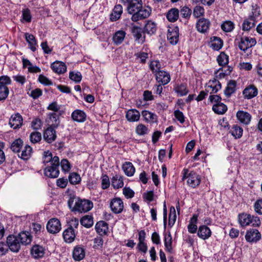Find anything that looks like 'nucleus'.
Segmentation results:
<instances>
[{
	"label": "nucleus",
	"instance_id": "f257e3e1",
	"mask_svg": "<svg viewBox=\"0 0 262 262\" xmlns=\"http://www.w3.org/2000/svg\"><path fill=\"white\" fill-rule=\"evenodd\" d=\"M50 164L51 165L48 166L45 169V174L50 178H56L59 174V158L57 156H54L53 161Z\"/></svg>",
	"mask_w": 262,
	"mask_h": 262
},
{
	"label": "nucleus",
	"instance_id": "f03ea898",
	"mask_svg": "<svg viewBox=\"0 0 262 262\" xmlns=\"http://www.w3.org/2000/svg\"><path fill=\"white\" fill-rule=\"evenodd\" d=\"M187 169H184L182 172L183 177L182 180L184 181L186 179L187 180V184L189 186L192 188H195L199 186L201 182V179L199 176L195 172L191 171L188 172Z\"/></svg>",
	"mask_w": 262,
	"mask_h": 262
},
{
	"label": "nucleus",
	"instance_id": "7ed1b4c3",
	"mask_svg": "<svg viewBox=\"0 0 262 262\" xmlns=\"http://www.w3.org/2000/svg\"><path fill=\"white\" fill-rule=\"evenodd\" d=\"M256 43V41L255 38L243 37L241 38L240 41L238 43V47L248 56L252 53V50L250 48L255 46Z\"/></svg>",
	"mask_w": 262,
	"mask_h": 262
},
{
	"label": "nucleus",
	"instance_id": "20e7f679",
	"mask_svg": "<svg viewBox=\"0 0 262 262\" xmlns=\"http://www.w3.org/2000/svg\"><path fill=\"white\" fill-rule=\"evenodd\" d=\"M151 11V10L149 7H143L142 6L141 8H139L132 15L131 19L132 21L136 22L138 20L145 19L149 16Z\"/></svg>",
	"mask_w": 262,
	"mask_h": 262
},
{
	"label": "nucleus",
	"instance_id": "39448f33",
	"mask_svg": "<svg viewBox=\"0 0 262 262\" xmlns=\"http://www.w3.org/2000/svg\"><path fill=\"white\" fill-rule=\"evenodd\" d=\"M252 7V15L249 16L248 18L245 19L242 24V29L244 31H248L251 28L254 27L256 21L255 18L256 17L258 16L260 14L259 11H257L256 9L254 11V7Z\"/></svg>",
	"mask_w": 262,
	"mask_h": 262
},
{
	"label": "nucleus",
	"instance_id": "423d86ee",
	"mask_svg": "<svg viewBox=\"0 0 262 262\" xmlns=\"http://www.w3.org/2000/svg\"><path fill=\"white\" fill-rule=\"evenodd\" d=\"M77 201L74 211L86 212L90 210L93 207V203L89 200L79 199Z\"/></svg>",
	"mask_w": 262,
	"mask_h": 262
},
{
	"label": "nucleus",
	"instance_id": "0eeeda50",
	"mask_svg": "<svg viewBox=\"0 0 262 262\" xmlns=\"http://www.w3.org/2000/svg\"><path fill=\"white\" fill-rule=\"evenodd\" d=\"M7 244L9 249L13 252H18L20 249L21 244L17 236H8L7 238Z\"/></svg>",
	"mask_w": 262,
	"mask_h": 262
},
{
	"label": "nucleus",
	"instance_id": "6e6552de",
	"mask_svg": "<svg viewBox=\"0 0 262 262\" xmlns=\"http://www.w3.org/2000/svg\"><path fill=\"white\" fill-rule=\"evenodd\" d=\"M48 231L52 234H55L61 230V224L59 220L53 218L49 221L47 225Z\"/></svg>",
	"mask_w": 262,
	"mask_h": 262
},
{
	"label": "nucleus",
	"instance_id": "1a4fd4ad",
	"mask_svg": "<svg viewBox=\"0 0 262 262\" xmlns=\"http://www.w3.org/2000/svg\"><path fill=\"white\" fill-rule=\"evenodd\" d=\"M110 206L112 211L115 213H121L124 207L123 201L119 198L112 199L110 202Z\"/></svg>",
	"mask_w": 262,
	"mask_h": 262
},
{
	"label": "nucleus",
	"instance_id": "9d476101",
	"mask_svg": "<svg viewBox=\"0 0 262 262\" xmlns=\"http://www.w3.org/2000/svg\"><path fill=\"white\" fill-rule=\"evenodd\" d=\"M245 238L248 242L255 243L260 239L261 234L257 229H250L247 231Z\"/></svg>",
	"mask_w": 262,
	"mask_h": 262
},
{
	"label": "nucleus",
	"instance_id": "9b49d317",
	"mask_svg": "<svg viewBox=\"0 0 262 262\" xmlns=\"http://www.w3.org/2000/svg\"><path fill=\"white\" fill-rule=\"evenodd\" d=\"M206 91L210 94L216 93L221 89V84L220 81L215 79L210 80L206 85Z\"/></svg>",
	"mask_w": 262,
	"mask_h": 262
},
{
	"label": "nucleus",
	"instance_id": "f8f14e48",
	"mask_svg": "<svg viewBox=\"0 0 262 262\" xmlns=\"http://www.w3.org/2000/svg\"><path fill=\"white\" fill-rule=\"evenodd\" d=\"M179 28L177 27L168 30L167 38L171 45H176L178 42L179 37Z\"/></svg>",
	"mask_w": 262,
	"mask_h": 262
},
{
	"label": "nucleus",
	"instance_id": "ddd939ff",
	"mask_svg": "<svg viewBox=\"0 0 262 262\" xmlns=\"http://www.w3.org/2000/svg\"><path fill=\"white\" fill-rule=\"evenodd\" d=\"M258 90L254 85L247 86L243 91V95L245 99H250L257 96Z\"/></svg>",
	"mask_w": 262,
	"mask_h": 262
},
{
	"label": "nucleus",
	"instance_id": "4468645a",
	"mask_svg": "<svg viewBox=\"0 0 262 262\" xmlns=\"http://www.w3.org/2000/svg\"><path fill=\"white\" fill-rule=\"evenodd\" d=\"M236 116L238 120L242 124L247 125L251 120V115L248 112L244 111H238Z\"/></svg>",
	"mask_w": 262,
	"mask_h": 262
},
{
	"label": "nucleus",
	"instance_id": "2eb2a0df",
	"mask_svg": "<svg viewBox=\"0 0 262 262\" xmlns=\"http://www.w3.org/2000/svg\"><path fill=\"white\" fill-rule=\"evenodd\" d=\"M55 128L52 126H49L45 130L43 137L47 142L51 143L55 140L56 135Z\"/></svg>",
	"mask_w": 262,
	"mask_h": 262
},
{
	"label": "nucleus",
	"instance_id": "dca6fc26",
	"mask_svg": "<svg viewBox=\"0 0 262 262\" xmlns=\"http://www.w3.org/2000/svg\"><path fill=\"white\" fill-rule=\"evenodd\" d=\"M210 23L208 19L202 18L198 20L196 24L197 30L201 33H205L208 30Z\"/></svg>",
	"mask_w": 262,
	"mask_h": 262
},
{
	"label": "nucleus",
	"instance_id": "f3484780",
	"mask_svg": "<svg viewBox=\"0 0 262 262\" xmlns=\"http://www.w3.org/2000/svg\"><path fill=\"white\" fill-rule=\"evenodd\" d=\"M23 120L21 116L17 113L11 117L9 120V124L14 129L19 128L22 125Z\"/></svg>",
	"mask_w": 262,
	"mask_h": 262
},
{
	"label": "nucleus",
	"instance_id": "a211bd4d",
	"mask_svg": "<svg viewBox=\"0 0 262 262\" xmlns=\"http://www.w3.org/2000/svg\"><path fill=\"white\" fill-rule=\"evenodd\" d=\"M143 6L142 0H132L127 5V10L129 14H133Z\"/></svg>",
	"mask_w": 262,
	"mask_h": 262
},
{
	"label": "nucleus",
	"instance_id": "6ab92c4d",
	"mask_svg": "<svg viewBox=\"0 0 262 262\" xmlns=\"http://www.w3.org/2000/svg\"><path fill=\"white\" fill-rule=\"evenodd\" d=\"M47 122L50 124V126L54 128H57L60 123L59 115L57 113H50L48 115Z\"/></svg>",
	"mask_w": 262,
	"mask_h": 262
},
{
	"label": "nucleus",
	"instance_id": "aec40b11",
	"mask_svg": "<svg viewBox=\"0 0 262 262\" xmlns=\"http://www.w3.org/2000/svg\"><path fill=\"white\" fill-rule=\"evenodd\" d=\"M51 68L53 71L58 74L65 73L67 71V66L66 64L61 61H56L52 63Z\"/></svg>",
	"mask_w": 262,
	"mask_h": 262
},
{
	"label": "nucleus",
	"instance_id": "412c9836",
	"mask_svg": "<svg viewBox=\"0 0 262 262\" xmlns=\"http://www.w3.org/2000/svg\"><path fill=\"white\" fill-rule=\"evenodd\" d=\"M156 75L157 81L163 85L167 84L170 80L169 74L164 71H159Z\"/></svg>",
	"mask_w": 262,
	"mask_h": 262
},
{
	"label": "nucleus",
	"instance_id": "4be33fe9",
	"mask_svg": "<svg viewBox=\"0 0 262 262\" xmlns=\"http://www.w3.org/2000/svg\"><path fill=\"white\" fill-rule=\"evenodd\" d=\"M85 250L81 246H76L73 251V257L77 261H80L85 257Z\"/></svg>",
	"mask_w": 262,
	"mask_h": 262
},
{
	"label": "nucleus",
	"instance_id": "5701e85b",
	"mask_svg": "<svg viewBox=\"0 0 262 262\" xmlns=\"http://www.w3.org/2000/svg\"><path fill=\"white\" fill-rule=\"evenodd\" d=\"M17 236L21 245H28L32 241V236L29 232H20Z\"/></svg>",
	"mask_w": 262,
	"mask_h": 262
},
{
	"label": "nucleus",
	"instance_id": "b1692460",
	"mask_svg": "<svg viewBox=\"0 0 262 262\" xmlns=\"http://www.w3.org/2000/svg\"><path fill=\"white\" fill-rule=\"evenodd\" d=\"M198 235L202 239H206L210 237L211 231L209 227L205 225H202L199 228Z\"/></svg>",
	"mask_w": 262,
	"mask_h": 262
},
{
	"label": "nucleus",
	"instance_id": "393cba45",
	"mask_svg": "<svg viewBox=\"0 0 262 262\" xmlns=\"http://www.w3.org/2000/svg\"><path fill=\"white\" fill-rule=\"evenodd\" d=\"M75 233L74 229L68 228L63 232V237L66 242L71 243L74 241L75 238Z\"/></svg>",
	"mask_w": 262,
	"mask_h": 262
},
{
	"label": "nucleus",
	"instance_id": "a878e982",
	"mask_svg": "<svg viewBox=\"0 0 262 262\" xmlns=\"http://www.w3.org/2000/svg\"><path fill=\"white\" fill-rule=\"evenodd\" d=\"M95 229L100 235H106L108 231L107 224L104 221H100L96 224Z\"/></svg>",
	"mask_w": 262,
	"mask_h": 262
},
{
	"label": "nucleus",
	"instance_id": "bb28decb",
	"mask_svg": "<svg viewBox=\"0 0 262 262\" xmlns=\"http://www.w3.org/2000/svg\"><path fill=\"white\" fill-rule=\"evenodd\" d=\"M140 117L139 112L135 109L128 110L126 114L127 120L130 122L137 121L139 120Z\"/></svg>",
	"mask_w": 262,
	"mask_h": 262
},
{
	"label": "nucleus",
	"instance_id": "cd10ccee",
	"mask_svg": "<svg viewBox=\"0 0 262 262\" xmlns=\"http://www.w3.org/2000/svg\"><path fill=\"white\" fill-rule=\"evenodd\" d=\"M252 219V217L249 214L242 213L238 215V222L242 227L249 225Z\"/></svg>",
	"mask_w": 262,
	"mask_h": 262
},
{
	"label": "nucleus",
	"instance_id": "c85d7f7f",
	"mask_svg": "<svg viewBox=\"0 0 262 262\" xmlns=\"http://www.w3.org/2000/svg\"><path fill=\"white\" fill-rule=\"evenodd\" d=\"M126 35L124 31L119 30L115 32L113 36V40L114 43L116 45H120L124 40Z\"/></svg>",
	"mask_w": 262,
	"mask_h": 262
},
{
	"label": "nucleus",
	"instance_id": "c756f323",
	"mask_svg": "<svg viewBox=\"0 0 262 262\" xmlns=\"http://www.w3.org/2000/svg\"><path fill=\"white\" fill-rule=\"evenodd\" d=\"M71 117L73 120L82 122L85 120L86 115L84 112L79 110H76L72 113Z\"/></svg>",
	"mask_w": 262,
	"mask_h": 262
},
{
	"label": "nucleus",
	"instance_id": "7c9ffc66",
	"mask_svg": "<svg viewBox=\"0 0 262 262\" xmlns=\"http://www.w3.org/2000/svg\"><path fill=\"white\" fill-rule=\"evenodd\" d=\"M123 12L122 7L120 5H116L111 15L110 19L112 21H116L119 19Z\"/></svg>",
	"mask_w": 262,
	"mask_h": 262
},
{
	"label": "nucleus",
	"instance_id": "2f4dec72",
	"mask_svg": "<svg viewBox=\"0 0 262 262\" xmlns=\"http://www.w3.org/2000/svg\"><path fill=\"white\" fill-rule=\"evenodd\" d=\"M45 254L44 249L39 245L33 246L31 249V254L35 258H39L43 256Z\"/></svg>",
	"mask_w": 262,
	"mask_h": 262
},
{
	"label": "nucleus",
	"instance_id": "473e14b6",
	"mask_svg": "<svg viewBox=\"0 0 262 262\" xmlns=\"http://www.w3.org/2000/svg\"><path fill=\"white\" fill-rule=\"evenodd\" d=\"M122 169L125 174L128 177L133 176L135 172V168L130 162H125L123 164Z\"/></svg>",
	"mask_w": 262,
	"mask_h": 262
},
{
	"label": "nucleus",
	"instance_id": "72a5a7b5",
	"mask_svg": "<svg viewBox=\"0 0 262 262\" xmlns=\"http://www.w3.org/2000/svg\"><path fill=\"white\" fill-rule=\"evenodd\" d=\"M236 82L234 80H230L227 84L225 90V94L227 97H230L236 90Z\"/></svg>",
	"mask_w": 262,
	"mask_h": 262
},
{
	"label": "nucleus",
	"instance_id": "f704fd0d",
	"mask_svg": "<svg viewBox=\"0 0 262 262\" xmlns=\"http://www.w3.org/2000/svg\"><path fill=\"white\" fill-rule=\"evenodd\" d=\"M123 177L116 175L112 179V185L115 189L121 188L123 186Z\"/></svg>",
	"mask_w": 262,
	"mask_h": 262
},
{
	"label": "nucleus",
	"instance_id": "c9c22d12",
	"mask_svg": "<svg viewBox=\"0 0 262 262\" xmlns=\"http://www.w3.org/2000/svg\"><path fill=\"white\" fill-rule=\"evenodd\" d=\"M26 41L30 46V49L34 52L36 50V41L35 37L31 34L26 33L25 34Z\"/></svg>",
	"mask_w": 262,
	"mask_h": 262
},
{
	"label": "nucleus",
	"instance_id": "e433bc0d",
	"mask_svg": "<svg viewBox=\"0 0 262 262\" xmlns=\"http://www.w3.org/2000/svg\"><path fill=\"white\" fill-rule=\"evenodd\" d=\"M32 152V147L28 145H26L23 149L20 155H18V157L23 160H28L31 156Z\"/></svg>",
	"mask_w": 262,
	"mask_h": 262
},
{
	"label": "nucleus",
	"instance_id": "4c0bfd02",
	"mask_svg": "<svg viewBox=\"0 0 262 262\" xmlns=\"http://www.w3.org/2000/svg\"><path fill=\"white\" fill-rule=\"evenodd\" d=\"M179 11L178 9L172 8L167 13L166 17L167 19L171 22H174L179 17Z\"/></svg>",
	"mask_w": 262,
	"mask_h": 262
},
{
	"label": "nucleus",
	"instance_id": "58836bf2",
	"mask_svg": "<svg viewBox=\"0 0 262 262\" xmlns=\"http://www.w3.org/2000/svg\"><path fill=\"white\" fill-rule=\"evenodd\" d=\"M23 141L20 139L15 140L11 144V149L14 152H19L23 148Z\"/></svg>",
	"mask_w": 262,
	"mask_h": 262
},
{
	"label": "nucleus",
	"instance_id": "ea45409f",
	"mask_svg": "<svg viewBox=\"0 0 262 262\" xmlns=\"http://www.w3.org/2000/svg\"><path fill=\"white\" fill-rule=\"evenodd\" d=\"M213 111L217 114H223L227 110V107L223 103H217L212 106Z\"/></svg>",
	"mask_w": 262,
	"mask_h": 262
},
{
	"label": "nucleus",
	"instance_id": "a19ab883",
	"mask_svg": "<svg viewBox=\"0 0 262 262\" xmlns=\"http://www.w3.org/2000/svg\"><path fill=\"white\" fill-rule=\"evenodd\" d=\"M243 128L237 124L233 125L230 133L236 139L240 138L243 135Z\"/></svg>",
	"mask_w": 262,
	"mask_h": 262
},
{
	"label": "nucleus",
	"instance_id": "79ce46f5",
	"mask_svg": "<svg viewBox=\"0 0 262 262\" xmlns=\"http://www.w3.org/2000/svg\"><path fill=\"white\" fill-rule=\"evenodd\" d=\"M81 224L86 228L92 227L94 224L93 218L90 215H85L81 218Z\"/></svg>",
	"mask_w": 262,
	"mask_h": 262
},
{
	"label": "nucleus",
	"instance_id": "37998d69",
	"mask_svg": "<svg viewBox=\"0 0 262 262\" xmlns=\"http://www.w3.org/2000/svg\"><path fill=\"white\" fill-rule=\"evenodd\" d=\"M142 115L147 121L154 122L157 120V116L155 114L148 111L145 110L142 111Z\"/></svg>",
	"mask_w": 262,
	"mask_h": 262
},
{
	"label": "nucleus",
	"instance_id": "c03bdc74",
	"mask_svg": "<svg viewBox=\"0 0 262 262\" xmlns=\"http://www.w3.org/2000/svg\"><path fill=\"white\" fill-rule=\"evenodd\" d=\"M144 29L148 34H154L156 31V25L154 22L148 21L145 26Z\"/></svg>",
	"mask_w": 262,
	"mask_h": 262
},
{
	"label": "nucleus",
	"instance_id": "a18cd8bd",
	"mask_svg": "<svg viewBox=\"0 0 262 262\" xmlns=\"http://www.w3.org/2000/svg\"><path fill=\"white\" fill-rule=\"evenodd\" d=\"M79 198L73 194H70L69 199L68 202V206L72 211H74L76 207V202H77Z\"/></svg>",
	"mask_w": 262,
	"mask_h": 262
},
{
	"label": "nucleus",
	"instance_id": "49530a36",
	"mask_svg": "<svg viewBox=\"0 0 262 262\" xmlns=\"http://www.w3.org/2000/svg\"><path fill=\"white\" fill-rule=\"evenodd\" d=\"M217 60L220 66H225L228 63V56L222 52L218 56Z\"/></svg>",
	"mask_w": 262,
	"mask_h": 262
},
{
	"label": "nucleus",
	"instance_id": "de8ad7c7",
	"mask_svg": "<svg viewBox=\"0 0 262 262\" xmlns=\"http://www.w3.org/2000/svg\"><path fill=\"white\" fill-rule=\"evenodd\" d=\"M9 90L7 86L0 85V101L5 100L8 97Z\"/></svg>",
	"mask_w": 262,
	"mask_h": 262
},
{
	"label": "nucleus",
	"instance_id": "09e8293b",
	"mask_svg": "<svg viewBox=\"0 0 262 262\" xmlns=\"http://www.w3.org/2000/svg\"><path fill=\"white\" fill-rule=\"evenodd\" d=\"M177 215L175 209L173 207H171L170 209V213L169 214V222L168 225L169 226L172 227L176 221Z\"/></svg>",
	"mask_w": 262,
	"mask_h": 262
},
{
	"label": "nucleus",
	"instance_id": "8fccbe9b",
	"mask_svg": "<svg viewBox=\"0 0 262 262\" xmlns=\"http://www.w3.org/2000/svg\"><path fill=\"white\" fill-rule=\"evenodd\" d=\"M69 180L71 184H76L81 181V178L77 173L72 172L69 176Z\"/></svg>",
	"mask_w": 262,
	"mask_h": 262
},
{
	"label": "nucleus",
	"instance_id": "3c124183",
	"mask_svg": "<svg viewBox=\"0 0 262 262\" xmlns=\"http://www.w3.org/2000/svg\"><path fill=\"white\" fill-rule=\"evenodd\" d=\"M175 91L181 96L186 95L188 93L186 85L183 84L177 85L175 88Z\"/></svg>",
	"mask_w": 262,
	"mask_h": 262
},
{
	"label": "nucleus",
	"instance_id": "603ef678",
	"mask_svg": "<svg viewBox=\"0 0 262 262\" xmlns=\"http://www.w3.org/2000/svg\"><path fill=\"white\" fill-rule=\"evenodd\" d=\"M132 32L133 36L136 38V40L140 42V39L142 36L141 29L137 26H134L132 28Z\"/></svg>",
	"mask_w": 262,
	"mask_h": 262
},
{
	"label": "nucleus",
	"instance_id": "864d4df0",
	"mask_svg": "<svg viewBox=\"0 0 262 262\" xmlns=\"http://www.w3.org/2000/svg\"><path fill=\"white\" fill-rule=\"evenodd\" d=\"M172 244V236L169 233L168 235H166L164 238V245L166 248V249L168 252H171L172 249L171 247Z\"/></svg>",
	"mask_w": 262,
	"mask_h": 262
},
{
	"label": "nucleus",
	"instance_id": "5fc2aeb1",
	"mask_svg": "<svg viewBox=\"0 0 262 262\" xmlns=\"http://www.w3.org/2000/svg\"><path fill=\"white\" fill-rule=\"evenodd\" d=\"M205 11L203 7L200 6H195L193 11V15L196 18H199L204 15Z\"/></svg>",
	"mask_w": 262,
	"mask_h": 262
},
{
	"label": "nucleus",
	"instance_id": "6e6d98bb",
	"mask_svg": "<svg viewBox=\"0 0 262 262\" xmlns=\"http://www.w3.org/2000/svg\"><path fill=\"white\" fill-rule=\"evenodd\" d=\"M222 29L225 32H231L234 28V24L231 21H226L221 26Z\"/></svg>",
	"mask_w": 262,
	"mask_h": 262
},
{
	"label": "nucleus",
	"instance_id": "4d7b16f0",
	"mask_svg": "<svg viewBox=\"0 0 262 262\" xmlns=\"http://www.w3.org/2000/svg\"><path fill=\"white\" fill-rule=\"evenodd\" d=\"M30 139L32 143H36L39 142L41 139V135L39 132H33L30 134Z\"/></svg>",
	"mask_w": 262,
	"mask_h": 262
},
{
	"label": "nucleus",
	"instance_id": "13d9d810",
	"mask_svg": "<svg viewBox=\"0 0 262 262\" xmlns=\"http://www.w3.org/2000/svg\"><path fill=\"white\" fill-rule=\"evenodd\" d=\"M69 78L75 82H79L82 79V75L79 72H71L69 74Z\"/></svg>",
	"mask_w": 262,
	"mask_h": 262
},
{
	"label": "nucleus",
	"instance_id": "bf43d9fd",
	"mask_svg": "<svg viewBox=\"0 0 262 262\" xmlns=\"http://www.w3.org/2000/svg\"><path fill=\"white\" fill-rule=\"evenodd\" d=\"M136 131L138 135L143 136L147 133L148 128L144 125L140 124L137 126Z\"/></svg>",
	"mask_w": 262,
	"mask_h": 262
},
{
	"label": "nucleus",
	"instance_id": "052dcab7",
	"mask_svg": "<svg viewBox=\"0 0 262 262\" xmlns=\"http://www.w3.org/2000/svg\"><path fill=\"white\" fill-rule=\"evenodd\" d=\"M180 14L184 18H189L191 14V10L188 7L184 6L181 9Z\"/></svg>",
	"mask_w": 262,
	"mask_h": 262
},
{
	"label": "nucleus",
	"instance_id": "680f3d73",
	"mask_svg": "<svg viewBox=\"0 0 262 262\" xmlns=\"http://www.w3.org/2000/svg\"><path fill=\"white\" fill-rule=\"evenodd\" d=\"M161 64L159 61L155 60L151 62L150 64V69L153 72L158 73L160 71Z\"/></svg>",
	"mask_w": 262,
	"mask_h": 262
},
{
	"label": "nucleus",
	"instance_id": "e2e57ef3",
	"mask_svg": "<svg viewBox=\"0 0 262 262\" xmlns=\"http://www.w3.org/2000/svg\"><path fill=\"white\" fill-rule=\"evenodd\" d=\"M23 19L26 22H30L31 20V15L29 9H25L22 11Z\"/></svg>",
	"mask_w": 262,
	"mask_h": 262
},
{
	"label": "nucleus",
	"instance_id": "0e129e2a",
	"mask_svg": "<svg viewBox=\"0 0 262 262\" xmlns=\"http://www.w3.org/2000/svg\"><path fill=\"white\" fill-rule=\"evenodd\" d=\"M62 170L63 171L67 172L70 170L71 168L70 163L67 159H62L60 163Z\"/></svg>",
	"mask_w": 262,
	"mask_h": 262
},
{
	"label": "nucleus",
	"instance_id": "69168bd1",
	"mask_svg": "<svg viewBox=\"0 0 262 262\" xmlns=\"http://www.w3.org/2000/svg\"><path fill=\"white\" fill-rule=\"evenodd\" d=\"M123 193L127 199L132 198L135 194L134 191L129 187H124L123 189Z\"/></svg>",
	"mask_w": 262,
	"mask_h": 262
},
{
	"label": "nucleus",
	"instance_id": "338daca9",
	"mask_svg": "<svg viewBox=\"0 0 262 262\" xmlns=\"http://www.w3.org/2000/svg\"><path fill=\"white\" fill-rule=\"evenodd\" d=\"M102 188L103 189H107L110 185V182L108 177L105 175L102 177L101 180Z\"/></svg>",
	"mask_w": 262,
	"mask_h": 262
},
{
	"label": "nucleus",
	"instance_id": "774afa93",
	"mask_svg": "<svg viewBox=\"0 0 262 262\" xmlns=\"http://www.w3.org/2000/svg\"><path fill=\"white\" fill-rule=\"evenodd\" d=\"M254 208L257 213L262 214V200H258L255 202Z\"/></svg>",
	"mask_w": 262,
	"mask_h": 262
}]
</instances>
